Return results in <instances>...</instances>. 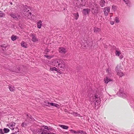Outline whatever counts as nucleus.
I'll return each mask as SVG.
<instances>
[{
  "label": "nucleus",
  "mask_w": 134,
  "mask_h": 134,
  "mask_svg": "<svg viewBox=\"0 0 134 134\" xmlns=\"http://www.w3.org/2000/svg\"><path fill=\"white\" fill-rule=\"evenodd\" d=\"M101 31V29L99 28H95L94 29V31L96 33H98L100 31Z\"/></svg>",
  "instance_id": "28"
},
{
  "label": "nucleus",
  "mask_w": 134,
  "mask_h": 134,
  "mask_svg": "<svg viewBox=\"0 0 134 134\" xmlns=\"http://www.w3.org/2000/svg\"><path fill=\"white\" fill-rule=\"evenodd\" d=\"M73 15L75 17V19L77 20L79 17V14L78 13L73 14Z\"/></svg>",
  "instance_id": "27"
},
{
  "label": "nucleus",
  "mask_w": 134,
  "mask_h": 134,
  "mask_svg": "<svg viewBox=\"0 0 134 134\" xmlns=\"http://www.w3.org/2000/svg\"><path fill=\"white\" fill-rule=\"evenodd\" d=\"M55 107H56L58 108H59L60 107L59 105V104L56 103L55 105Z\"/></svg>",
  "instance_id": "43"
},
{
  "label": "nucleus",
  "mask_w": 134,
  "mask_h": 134,
  "mask_svg": "<svg viewBox=\"0 0 134 134\" xmlns=\"http://www.w3.org/2000/svg\"><path fill=\"white\" fill-rule=\"evenodd\" d=\"M110 23L111 25H113L114 24V21H111L110 22Z\"/></svg>",
  "instance_id": "45"
},
{
  "label": "nucleus",
  "mask_w": 134,
  "mask_h": 134,
  "mask_svg": "<svg viewBox=\"0 0 134 134\" xmlns=\"http://www.w3.org/2000/svg\"><path fill=\"white\" fill-rule=\"evenodd\" d=\"M42 23L41 20H39L37 23V27L39 29L41 28L42 26Z\"/></svg>",
  "instance_id": "19"
},
{
  "label": "nucleus",
  "mask_w": 134,
  "mask_h": 134,
  "mask_svg": "<svg viewBox=\"0 0 134 134\" xmlns=\"http://www.w3.org/2000/svg\"><path fill=\"white\" fill-rule=\"evenodd\" d=\"M59 52L61 53H65L66 51L65 49L63 47L59 48Z\"/></svg>",
  "instance_id": "15"
},
{
  "label": "nucleus",
  "mask_w": 134,
  "mask_h": 134,
  "mask_svg": "<svg viewBox=\"0 0 134 134\" xmlns=\"http://www.w3.org/2000/svg\"><path fill=\"white\" fill-rule=\"evenodd\" d=\"M54 55H45V56L48 59H51L54 57Z\"/></svg>",
  "instance_id": "32"
},
{
  "label": "nucleus",
  "mask_w": 134,
  "mask_h": 134,
  "mask_svg": "<svg viewBox=\"0 0 134 134\" xmlns=\"http://www.w3.org/2000/svg\"><path fill=\"white\" fill-rule=\"evenodd\" d=\"M111 15H110V17H111Z\"/></svg>",
  "instance_id": "51"
},
{
  "label": "nucleus",
  "mask_w": 134,
  "mask_h": 134,
  "mask_svg": "<svg viewBox=\"0 0 134 134\" xmlns=\"http://www.w3.org/2000/svg\"><path fill=\"white\" fill-rule=\"evenodd\" d=\"M10 4H11V5H12V3H10Z\"/></svg>",
  "instance_id": "48"
},
{
  "label": "nucleus",
  "mask_w": 134,
  "mask_h": 134,
  "mask_svg": "<svg viewBox=\"0 0 134 134\" xmlns=\"http://www.w3.org/2000/svg\"><path fill=\"white\" fill-rule=\"evenodd\" d=\"M110 11V8L107 7L104 8L103 12H104V15L106 16H107L108 15V13Z\"/></svg>",
  "instance_id": "11"
},
{
  "label": "nucleus",
  "mask_w": 134,
  "mask_h": 134,
  "mask_svg": "<svg viewBox=\"0 0 134 134\" xmlns=\"http://www.w3.org/2000/svg\"><path fill=\"white\" fill-rule=\"evenodd\" d=\"M50 71H53L54 72L55 71L58 72V69L55 67L53 66H51L49 69Z\"/></svg>",
  "instance_id": "17"
},
{
  "label": "nucleus",
  "mask_w": 134,
  "mask_h": 134,
  "mask_svg": "<svg viewBox=\"0 0 134 134\" xmlns=\"http://www.w3.org/2000/svg\"><path fill=\"white\" fill-rule=\"evenodd\" d=\"M9 131V130L7 128H4L3 130V131L5 133H7Z\"/></svg>",
  "instance_id": "33"
},
{
  "label": "nucleus",
  "mask_w": 134,
  "mask_h": 134,
  "mask_svg": "<svg viewBox=\"0 0 134 134\" xmlns=\"http://www.w3.org/2000/svg\"><path fill=\"white\" fill-rule=\"evenodd\" d=\"M15 123L14 122H11L8 124L7 126L10 129L13 130L14 129L13 127L15 126Z\"/></svg>",
  "instance_id": "14"
},
{
  "label": "nucleus",
  "mask_w": 134,
  "mask_h": 134,
  "mask_svg": "<svg viewBox=\"0 0 134 134\" xmlns=\"http://www.w3.org/2000/svg\"><path fill=\"white\" fill-rule=\"evenodd\" d=\"M81 1L82 2L81 4V3H76L77 6L79 7V6L80 5V4L82 5H85V4H87L88 5H89L88 4L87 2L86 1V0H81ZM78 1H76V2H78Z\"/></svg>",
  "instance_id": "12"
},
{
  "label": "nucleus",
  "mask_w": 134,
  "mask_h": 134,
  "mask_svg": "<svg viewBox=\"0 0 134 134\" xmlns=\"http://www.w3.org/2000/svg\"><path fill=\"white\" fill-rule=\"evenodd\" d=\"M93 7L92 6H90V7L91 8L92 10H94V13H98V6L97 4H95L93 3Z\"/></svg>",
  "instance_id": "10"
},
{
  "label": "nucleus",
  "mask_w": 134,
  "mask_h": 134,
  "mask_svg": "<svg viewBox=\"0 0 134 134\" xmlns=\"http://www.w3.org/2000/svg\"><path fill=\"white\" fill-rule=\"evenodd\" d=\"M105 3V2L104 1L102 0L100 1L99 4L102 7H103L104 6Z\"/></svg>",
  "instance_id": "25"
},
{
  "label": "nucleus",
  "mask_w": 134,
  "mask_h": 134,
  "mask_svg": "<svg viewBox=\"0 0 134 134\" xmlns=\"http://www.w3.org/2000/svg\"><path fill=\"white\" fill-rule=\"evenodd\" d=\"M5 16V14L4 13H3L1 11H0V16L1 17H3Z\"/></svg>",
  "instance_id": "34"
},
{
  "label": "nucleus",
  "mask_w": 134,
  "mask_h": 134,
  "mask_svg": "<svg viewBox=\"0 0 134 134\" xmlns=\"http://www.w3.org/2000/svg\"><path fill=\"white\" fill-rule=\"evenodd\" d=\"M124 2L126 4H128L129 3V0H123Z\"/></svg>",
  "instance_id": "39"
},
{
  "label": "nucleus",
  "mask_w": 134,
  "mask_h": 134,
  "mask_svg": "<svg viewBox=\"0 0 134 134\" xmlns=\"http://www.w3.org/2000/svg\"><path fill=\"white\" fill-rule=\"evenodd\" d=\"M50 51V50L49 49H45V52H46V54H47V53H48Z\"/></svg>",
  "instance_id": "41"
},
{
  "label": "nucleus",
  "mask_w": 134,
  "mask_h": 134,
  "mask_svg": "<svg viewBox=\"0 0 134 134\" xmlns=\"http://www.w3.org/2000/svg\"><path fill=\"white\" fill-rule=\"evenodd\" d=\"M19 70H20L19 69L17 68L16 67H15L13 68V70L12 71L14 72H18L19 71Z\"/></svg>",
  "instance_id": "26"
},
{
  "label": "nucleus",
  "mask_w": 134,
  "mask_h": 134,
  "mask_svg": "<svg viewBox=\"0 0 134 134\" xmlns=\"http://www.w3.org/2000/svg\"><path fill=\"white\" fill-rule=\"evenodd\" d=\"M105 47V48H107V47Z\"/></svg>",
  "instance_id": "50"
},
{
  "label": "nucleus",
  "mask_w": 134,
  "mask_h": 134,
  "mask_svg": "<svg viewBox=\"0 0 134 134\" xmlns=\"http://www.w3.org/2000/svg\"><path fill=\"white\" fill-rule=\"evenodd\" d=\"M121 69L120 65L119 64L117 66L115 70L117 74L120 77H122L124 75V73L121 71Z\"/></svg>",
  "instance_id": "3"
},
{
  "label": "nucleus",
  "mask_w": 134,
  "mask_h": 134,
  "mask_svg": "<svg viewBox=\"0 0 134 134\" xmlns=\"http://www.w3.org/2000/svg\"><path fill=\"white\" fill-rule=\"evenodd\" d=\"M14 134V133H12V134Z\"/></svg>",
  "instance_id": "49"
},
{
  "label": "nucleus",
  "mask_w": 134,
  "mask_h": 134,
  "mask_svg": "<svg viewBox=\"0 0 134 134\" xmlns=\"http://www.w3.org/2000/svg\"><path fill=\"white\" fill-rule=\"evenodd\" d=\"M21 46L25 48H27V44L24 41H22L21 43Z\"/></svg>",
  "instance_id": "22"
},
{
  "label": "nucleus",
  "mask_w": 134,
  "mask_h": 134,
  "mask_svg": "<svg viewBox=\"0 0 134 134\" xmlns=\"http://www.w3.org/2000/svg\"><path fill=\"white\" fill-rule=\"evenodd\" d=\"M106 72L109 74V75L111 74V69L110 68H108L106 70Z\"/></svg>",
  "instance_id": "30"
},
{
  "label": "nucleus",
  "mask_w": 134,
  "mask_h": 134,
  "mask_svg": "<svg viewBox=\"0 0 134 134\" xmlns=\"http://www.w3.org/2000/svg\"><path fill=\"white\" fill-rule=\"evenodd\" d=\"M11 38L12 41H14L16 39V36L13 35L11 36Z\"/></svg>",
  "instance_id": "31"
},
{
  "label": "nucleus",
  "mask_w": 134,
  "mask_h": 134,
  "mask_svg": "<svg viewBox=\"0 0 134 134\" xmlns=\"http://www.w3.org/2000/svg\"><path fill=\"white\" fill-rule=\"evenodd\" d=\"M38 134H56L50 131H47L42 128L38 130Z\"/></svg>",
  "instance_id": "5"
},
{
  "label": "nucleus",
  "mask_w": 134,
  "mask_h": 134,
  "mask_svg": "<svg viewBox=\"0 0 134 134\" xmlns=\"http://www.w3.org/2000/svg\"><path fill=\"white\" fill-rule=\"evenodd\" d=\"M117 94L119 96L124 98H125L126 96V94L123 91L122 89L120 90Z\"/></svg>",
  "instance_id": "8"
},
{
  "label": "nucleus",
  "mask_w": 134,
  "mask_h": 134,
  "mask_svg": "<svg viewBox=\"0 0 134 134\" xmlns=\"http://www.w3.org/2000/svg\"><path fill=\"white\" fill-rule=\"evenodd\" d=\"M43 127H44V129L42 127H41V128H42L43 129H46L47 130V129H48V126H43ZM41 129V128H40V129ZM39 130H40V129Z\"/></svg>",
  "instance_id": "40"
},
{
  "label": "nucleus",
  "mask_w": 134,
  "mask_h": 134,
  "mask_svg": "<svg viewBox=\"0 0 134 134\" xmlns=\"http://www.w3.org/2000/svg\"><path fill=\"white\" fill-rule=\"evenodd\" d=\"M27 6H25V8H26V9L24 10V13L26 15H28V18L29 19H33L34 18V16L32 15L30 12H29V10L27 9Z\"/></svg>",
  "instance_id": "4"
},
{
  "label": "nucleus",
  "mask_w": 134,
  "mask_h": 134,
  "mask_svg": "<svg viewBox=\"0 0 134 134\" xmlns=\"http://www.w3.org/2000/svg\"><path fill=\"white\" fill-rule=\"evenodd\" d=\"M90 10L89 9H84L83 10L82 13L84 15L88 14L90 12Z\"/></svg>",
  "instance_id": "13"
},
{
  "label": "nucleus",
  "mask_w": 134,
  "mask_h": 134,
  "mask_svg": "<svg viewBox=\"0 0 134 134\" xmlns=\"http://www.w3.org/2000/svg\"><path fill=\"white\" fill-rule=\"evenodd\" d=\"M69 131L72 133H76V131H75L74 130L71 129L69 130Z\"/></svg>",
  "instance_id": "38"
},
{
  "label": "nucleus",
  "mask_w": 134,
  "mask_h": 134,
  "mask_svg": "<svg viewBox=\"0 0 134 134\" xmlns=\"http://www.w3.org/2000/svg\"><path fill=\"white\" fill-rule=\"evenodd\" d=\"M31 37V41L34 42H37L38 41V39L37 38L36 35L34 34H31L30 35Z\"/></svg>",
  "instance_id": "7"
},
{
  "label": "nucleus",
  "mask_w": 134,
  "mask_h": 134,
  "mask_svg": "<svg viewBox=\"0 0 134 134\" xmlns=\"http://www.w3.org/2000/svg\"><path fill=\"white\" fill-rule=\"evenodd\" d=\"M9 88L11 91H13L15 90V88L13 86L10 85L9 86Z\"/></svg>",
  "instance_id": "24"
},
{
  "label": "nucleus",
  "mask_w": 134,
  "mask_h": 134,
  "mask_svg": "<svg viewBox=\"0 0 134 134\" xmlns=\"http://www.w3.org/2000/svg\"><path fill=\"white\" fill-rule=\"evenodd\" d=\"M51 63L52 65L62 69H64L65 66L64 62L61 59H53Z\"/></svg>",
  "instance_id": "2"
},
{
  "label": "nucleus",
  "mask_w": 134,
  "mask_h": 134,
  "mask_svg": "<svg viewBox=\"0 0 134 134\" xmlns=\"http://www.w3.org/2000/svg\"><path fill=\"white\" fill-rule=\"evenodd\" d=\"M10 15L12 17L15 19H18L19 16L18 15L15 14H10Z\"/></svg>",
  "instance_id": "16"
},
{
  "label": "nucleus",
  "mask_w": 134,
  "mask_h": 134,
  "mask_svg": "<svg viewBox=\"0 0 134 134\" xmlns=\"http://www.w3.org/2000/svg\"><path fill=\"white\" fill-rule=\"evenodd\" d=\"M116 7L115 6L113 5L112 6V8L113 9H115V8Z\"/></svg>",
  "instance_id": "46"
},
{
  "label": "nucleus",
  "mask_w": 134,
  "mask_h": 134,
  "mask_svg": "<svg viewBox=\"0 0 134 134\" xmlns=\"http://www.w3.org/2000/svg\"><path fill=\"white\" fill-rule=\"evenodd\" d=\"M59 126L64 129L67 130L69 128V127L68 126L64 125H59Z\"/></svg>",
  "instance_id": "20"
},
{
  "label": "nucleus",
  "mask_w": 134,
  "mask_h": 134,
  "mask_svg": "<svg viewBox=\"0 0 134 134\" xmlns=\"http://www.w3.org/2000/svg\"><path fill=\"white\" fill-rule=\"evenodd\" d=\"M115 21L117 23H119V22L120 21L119 20V19L118 18L116 17L115 19Z\"/></svg>",
  "instance_id": "37"
},
{
  "label": "nucleus",
  "mask_w": 134,
  "mask_h": 134,
  "mask_svg": "<svg viewBox=\"0 0 134 134\" xmlns=\"http://www.w3.org/2000/svg\"><path fill=\"white\" fill-rule=\"evenodd\" d=\"M115 54L116 56L118 57L120 59H122L124 57L123 54L120 50H116L115 52Z\"/></svg>",
  "instance_id": "6"
},
{
  "label": "nucleus",
  "mask_w": 134,
  "mask_h": 134,
  "mask_svg": "<svg viewBox=\"0 0 134 134\" xmlns=\"http://www.w3.org/2000/svg\"><path fill=\"white\" fill-rule=\"evenodd\" d=\"M81 133V134H84V132L82 130H80L79 131H76V133Z\"/></svg>",
  "instance_id": "35"
},
{
  "label": "nucleus",
  "mask_w": 134,
  "mask_h": 134,
  "mask_svg": "<svg viewBox=\"0 0 134 134\" xmlns=\"http://www.w3.org/2000/svg\"><path fill=\"white\" fill-rule=\"evenodd\" d=\"M89 41H87V42L85 41V43H86V44L84 45V47L86 46L87 45H88L89 46H92V42L91 41V42H89Z\"/></svg>",
  "instance_id": "21"
},
{
  "label": "nucleus",
  "mask_w": 134,
  "mask_h": 134,
  "mask_svg": "<svg viewBox=\"0 0 134 134\" xmlns=\"http://www.w3.org/2000/svg\"><path fill=\"white\" fill-rule=\"evenodd\" d=\"M71 114L75 116H80V115L79 114H78L77 113L73 112L71 113Z\"/></svg>",
  "instance_id": "29"
},
{
  "label": "nucleus",
  "mask_w": 134,
  "mask_h": 134,
  "mask_svg": "<svg viewBox=\"0 0 134 134\" xmlns=\"http://www.w3.org/2000/svg\"><path fill=\"white\" fill-rule=\"evenodd\" d=\"M27 123L25 122H24L22 123L21 126L23 127H25L27 125Z\"/></svg>",
  "instance_id": "36"
},
{
  "label": "nucleus",
  "mask_w": 134,
  "mask_h": 134,
  "mask_svg": "<svg viewBox=\"0 0 134 134\" xmlns=\"http://www.w3.org/2000/svg\"><path fill=\"white\" fill-rule=\"evenodd\" d=\"M0 133L1 134H4V132L2 129H0Z\"/></svg>",
  "instance_id": "44"
},
{
  "label": "nucleus",
  "mask_w": 134,
  "mask_h": 134,
  "mask_svg": "<svg viewBox=\"0 0 134 134\" xmlns=\"http://www.w3.org/2000/svg\"><path fill=\"white\" fill-rule=\"evenodd\" d=\"M88 97L89 98V100L91 103L94 106L96 105V102L99 103L100 102L99 98L98 96L94 94L93 91H91L88 93Z\"/></svg>",
  "instance_id": "1"
},
{
  "label": "nucleus",
  "mask_w": 134,
  "mask_h": 134,
  "mask_svg": "<svg viewBox=\"0 0 134 134\" xmlns=\"http://www.w3.org/2000/svg\"><path fill=\"white\" fill-rule=\"evenodd\" d=\"M47 130L48 131H52V129L50 127H48Z\"/></svg>",
  "instance_id": "42"
},
{
  "label": "nucleus",
  "mask_w": 134,
  "mask_h": 134,
  "mask_svg": "<svg viewBox=\"0 0 134 134\" xmlns=\"http://www.w3.org/2000/svg\"><path fill=\"white\" fill-rule=\"evenodd\" d=\"M104 81H105V83H107L111 81L112 80L108 78L107 77H106L104 79Z\"/></svg>",
  "instance_id": "23"
},
{
  "label": "nucleus",
  "mask_w": 134,
  "mask_h": 134,
  "mask_svg": "<svg viewBox=\"0 0 134 134\" xmlns=\"http://www.w3.org/2000/svg\"><path fill=\"white\" fill-rule=\"evenodd\" d=\"M55 103H49L45 102L44 103V105L47 106H49L51 105L55 107Z\"/></svg>",
  "instance_id": "18"
},
{
  "label": "nucleus",
  "mask_w": 134,
  "mask_h": 134,
  "mask_svg": "<svg viewBox=\"0 0 134 134\" xmlns=\"http://www.w3.org/2000/svg\"><path fill=\"white\" fill-rule=\"evenodd\" d=\"M93 7L92 6H90V7L91 8L92 10H94V13H98V6L97 4H95L93 3Z\"/></svg>",
  "instance_id": "9"
},
{
  "label": "nucleus",
  "mask_w": 134,
  "mask_h": 134,
  "mask_svg": "<svg viewBox=\"0 0 134 134\" xmlns=\"http://www.w3.org/2000/svg\"><path fill=\"white\" fill-rule=\"evenodd\" d=\"M111 15H110V17H111Z\"/></svg>",
  "instance_id": "52"
},
{
  "label": "nucleus",
  "mask_w": 134,
  "mask_h": 134,
  "mask_svg": "<svg viewBox=\"0 0 134 134\" xmlns=\"http://www.w3.org/2000/svg\"><path fill=\"white\" fill-rule=\"evenodd\" d=\"M14 134H19V133L18 132L14 133Z\"/></svg>",
  "instance_id": "47"
}]
</instances>
